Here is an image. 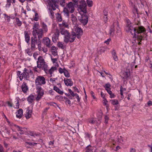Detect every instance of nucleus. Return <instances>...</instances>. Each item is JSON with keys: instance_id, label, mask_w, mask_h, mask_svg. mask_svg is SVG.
Returning <instances> with one entry per match:
<instances>
[{"instance_id": "f257e3e1", "label": "nucleus", "mask_w": 152, "mask_h": 152, "mask_svg": "<svg viewBox=\"0 0 152 152\" xmlns=\"http://www.w3.org/2000/svg\"><path fill=\"white\" fill-rule=\"evenodd\" d=\"M126 24L125 29L128 32H130L132 35L134 34V37L137 38V40L140 41L138 45L141 44L140 42L142 40L143 36L141 34L145 31V29L144 27L140 25V23L138 22L135 26L133 27L132 24L129 20H126Z\"/></svg>"}, {"instance_id": "f03ea898", "label": "nucleus", "mask_w": 152, "mask_h": 152, "mask_svg": "<svg viewBox=\"0 0 152 152\" xmlns=\"http://www.w3.org/2000/svg\"><path fill=\"white\" fill-rule=\"evenodd\" d=\"M65 4V0H51L49 3V5L54 10L56 9V8H58L59 4L62 6L64 7Z\"/></svg>"}, {"instance_id": "7ed1b4c3", "label": "nucleus", "mask_w": 152, "mask_h": 152, "mask_svg": "<svg viewBox=\"0 0 152 152\" xmlns=\"http://www.w3.org/2000/svg\"><path fill=\"white\" fill-rule=\"evenodd\" d=\"M38 61L37 62V67L39 69H42L45 71L47 70L48 66L45 61L44 59L41 56H39L37 59Z\"/></svg>"}, {"instance_id": "20e7f679", "label": "nucleus", "mask_w": 152, "mask_h": 152, "mask_svg": "<svg viewBox=\"0 0 152 152\" xmlns=\"http://www.w3.org/2000/svg\"><path fill=\"white\" fill-rule=\"evenodd\" d=\"M36 89H42L41 86L46 83L45 79L42 76H38L35 80Z\"/></svg>"}, {"instance_id": "39448f33", "label": "nucleus", "mask_w": 152, "mask_h": 152, "mask_svg": "<svg viewBox=\"0 0 152 152\" xmlns=\"http://www.w3.org/2000/svg\"><path fill=\"white\" fill-rule=\"evenodd\" d=\"M72 32L75 33V36L78 39L80 38L83 33V29L76 26L74 27Z\"/></svg>"}, {"instance_id": "423d86ee", "label": "nucleus", "mask_w": 152, "mask_h": 152, "mask_svg": "<svg viewBox=\"0 0 152 152\" xmlns=\"http://www.w3.org/2000/svg\"><path fill=\"white\" fill-rule=\"evenodd\" d=\"M35 33L32 32V35L33 37L37 39V35L38 37V43L40 42V39H41L43 36V31L42 29L40 28L38 30L35 31L34 32Z\"/></svg>"}, {"instance_id": "0eeeda50", "label": "nucleus", "mask_w": 152, "mask_h": 152, "mask_svg": "<svg viewBox=\"0 0 152 152\" xmlns=\"http://www.w3.org/2000/svg\"><path fill=\"white\" fill-rule=\"evenodd\" d=\"M79 21L83 26H85L87 23L88 21V18L87 15L86 14H83L78 16Z\"/></svg>"}, {"instance_id": "6e6552de", "label": "nucleus", "mask_w": 152, "mask_h": 152, "mask_svg": "<svg viewBox=\"0 0 152 152\" xmlns=\"http://www.w3.org/2000/svg\"><path fill=\"white\" fill-rule=\"evenodd\" d=\"M75 34V33H73L72 32L71 34L69 33V35L67 37L65 38L64 39V42L66 43L69 42H73L75 40L76 37Z\"/></svg>"}, {"instance_id": "1a4fd4ad", "label": "nucleus", "mask_w": 152, "mask_h": 152, "mask_svg": "<svg viewBox=\"0 0 152 152\" xmlns=\"http://www.w3.org/2000/svg\"><path fill=\"white\" fill-rule=\"evenodd\" d=\"M30 72L31 74L33 73V72L31 71V70H30V71H29L27 69L25 68L23 70V72L21 74V76H20L19 77L20 80H21L23 77L25 78H29V76L28 72Z\"/></svg>"}, {"instance_id": "9d476101", "label": "nucleus", "mask_w": 152, "mask_h": 152, "mask_svg": "<svg viewBox=\"0 0 152 152\" xmlns=\"http://www.w3.org/2000/svg\"><path fill=\"white\" fill-rule=\"evenodd\" d=\"M38 40L37 39H36L33 37L31 38V51H34L36 49V44L38 43Z\"/></svg>"}, {"instance_id": "9b49d317", "label": "nucleus", "mask_w": 152, "mask_h": 152, "mask_svg": "<svg viewBox=\"0 0 152 152\" xmlns=\"http://www.w3.org/2000/svg\"><path fill=\"white\" fill-rule=\"evenodd\" d=\"M80 4L79 5V8L81 11L84 13L86 12V2L83 0H82L80 2Z\"/></svg>"}, {"instance_id": "f8f14e48", "label": "nucleus", "mask_w": 152, "mask_h": 152, "mask_svg": "<svg viewBox=\"0 0 152 152\" xmlns=\"http://www.w3.org/2000/svg\"><path fill=\"white\" fill-rule=\"evenodd\" d=\"M37 96L36 98L37 101H39L44 94V91L43 89H36Z\"/></svg>"}, {"instance_id": "ddd939ff", "label": "nucleus", "mask_w": 152, "mask_h": 152, "mask_svg": "<svg viewBox=\"0 0 152 152\" xmlns=\"http://www.w3.org/2000/svg\"><path fill=\"white\" fill-rule=\"evenodd\" d=\"M75 5L72 2H70L67 4L66 7L69 10L70 13H73L75 10Z\"/></svg>"}, {"instance_id": "4468645a", "label": "nucleus", "mask_w": 152, "mask_h": 152, "mask_svg": "<svg viewBox=\"0 0 152 152\" xmlns=\"http://www.w3.org/2000/svg\"><path fill=\"white\" fill-rule=\"evenodd\" d=\"M130 75V70L128 67H127L126 70L123 72L122 74V77L124 79H127Z\"/></svg>"}, {"instance_id": "2eb2a0df", "label": "nucleus", "mask_w": 152, "mask_h": 152, "mask_svg": "<svg viewBox=\"0 0 152 152\" xmlns=\"http://www.w3.org/2000/svg\"><path fill=\"white\" fill-rule=\"evenodd\" d=\"M116 25L117 26V27H118V22L117 20H115V22L113 23V25L110 27V35H113L114 34L115 31L114 27Z\"/></svg>"}, {"instance_id": "dca6fc26", "label": "nucleus", "mask_w": 152, "mask_h": 152, "mask_svg": "<svg viewBox=\"0 0 152 152\" xmlns=\"http://www.w3.org/2000/svg\"><path fill=\"white\" fill-rule=\"evenodd\" d=\"M43 42L46 47L48 48L51 47V45L50 44V40L48 37H45L43 40Z\"/></svg>"}, {"instance_id": "f3484780", "label": "nucleus", "mask_w": 152, "mask_h": 152, "mask_svg": "<svg viewBox=\"0 0 152 152\" xmlns=\"http://www.w3.org/2000/svg\"><path fill=\"white\" fill-rule=\"evenodd\" d=\"M32 111L29 109L28 108L26 111L25 117L28 119L31 117L32 115Z\"/></svg>"}, {"instance_id": "a211bd4d", "label": "nucleus", "mask_w": 152, "mask_h": 152, "mask_svg": "<svg viewBox=\"0 0 152 152\" xmlns=\"http://www.w3.org/2000/svg\"><path fill=\"white\" fill-rule=\"evenodd\" d=\"M64 81L66 85L67 86H71L73 85V83L71 79H65Z\"/></svg>"}, {"instance_id": "6ab92c4d", "label": "nucleus", "mask_w": 152, "mask_h": 152, "mask_svg": "<svg viewBox=\"0 0 152 152\" xmlns=\"http://www.w3.org/2000/svg\"><path fill=\"white\" fill-rule=\"evenodd\" d=\"M59 31L57 29L56 31L55 34V36L52 37V40L53 42H56L58 39V37L59 35Z\"/></svg>"}, {"instance_id": "aec40b11", "label": "nucleus", "mask_w": 152, "mask_h": 152, "mask_svg": "<svg viewBox=\"0 0 152 152\" xmlns=\"http://www.w3.org/2000/svg\"><path fill=\"white\" fill-rule=\"evenodd\" d=\"M23 110L22 109H20L16 113V116L17 118H21L23 115Z\"/></svg>"}, {"instance_id": "412c9836", "label": "nucleus", "mask_w": 152, "mask_h": 152, "mask_svg": "<svg viewBox=\"0 0 152 152\" xmlns=\"http://www.w3.org/2000/svg\"><path fill=\"white\" fill-rule=\"evenodd\" d=\"M16 2L15 0H6V4L5 7L6 8H9L11 5V3H15Z\"/></svg>"}, {"instance_id": "4be33fe9", "label": "nucleus", "mask_w": 152, "mask_h": 152, "mask_svg": "<svg viewBox=\"0 0 152 152\" xmlns=\"http://www.w3.org/2000/svg\"><path fill=\"white\" fill-rule=\"evenodd\" d=\"M21 88L23 91L24 93H26L28 89V88L27 86L26 83H23L21 86Z\"/></svg>"}, {"instance_id": "5701e85b", "label": "nucleus", "mask_w": 152, "mask_h": 152, "mask_svg": "<svg viewBox=\"0 0 152 152\" xmlns=\"http://www.w3.org/2000/svg\"><path fill=\"white\" fill-rule=\"evenodd\" d=\"M60 33L61 34L64 35V38L67 37L69 35V33L67 30L65 29H62Z\"/></svg>"}, {"instance_id": "b1692460", "label": "nucleus", "mask_w": 152, "mask_h": 152, "mask_svg": "<svg viewBox=\"0 0 152 152\" xmlns=\"http://www.w3.org/2000/svg\"><path fill=\"white\" fill-rule=\"evenodd\" d=\"M56 18L57 21L59 22H61L62 20V18L61 15L58 13L56 14Z\"/></svg>"}, {"instance_id": "393cba45", "label": "nucleus", "mask_w": 152, "mask_h": 152, "mask_svg": "<svg viewBox=\"0 0 152 152\" xmlns=\"http://www.w3.org/2000/svg\"><path fill=\"white\" fill-rule=\"evenodd\" d=\"M71 19L73 24H75L77 23V19L76 17L73 14L71 15Z\"/></svg>"}, {"instance_id": "a878e982", "label": "nucleus", "mask_w": 152, "mask_h": 152, "mask_svg": "<svg viewBox=\"0 0 152 152\" xmlns=\"http://www.w3.org/2000/svg\"><path fill=\"white\" fill-rule=\"evenodd\" d=\"M24 34L25 35V41L27 43H29L30 40V36L28 33L26 31H25Z\"/></svg>"}, {"instance_id": "bb28decb", "label": "nucleus", "mask_w": 152, "mask_h": 152, "mask_svg": "<svg viewBox=\"0 0 152 152\" xmlns=\"http://www.w3.org/2000/svg\"><path fill=\"white\" fill-rule=\"evenodd\" d=\"M112 56L114 60L116 61L118 60V59L115 50H113L112 52Z\"/></svg>"}, {"instance_id": "cd10ccee", "label": "nucleus", "mask_w": 152, "mask_h": 152, "mask_svg": "<svg viewBox=\"0 0 152 152\" xmlns=\"http://www.w3.org/2000/svg\"><path fill=\"white\" fill-rule=\"evenodd\" d=\"M39 24L37 23H35L33 26V31H32V32H34V33H35L34 32L37 31V30H38L39 29Z\"/></svg>"}, {"instance_id": "c85d7f7f", "label": "nucleus", "mask_w": 152, "mask_h": 152, "mask_svg": "<svg viewBox=\"0 0 152 152\" xmlns=\"http://www.w3.org/2000/svg\"><path fill=\"white\" fill-rule=\"evenodd\" d=\"M34 96L31 94L28 98L27 100L29 103H32L34 100Z\"/></svg>"}, {"instance_id": "c756f323", "label": "nucleus", "mask_w": 152, "mask_h": 152, "mask_svg": "<svg viewBox=\"0 0 152 152\" xmlns=\"http://www.w3.org/2000/svg\"><path fill=\"white\" fill-rule=\"evenodd\" d=\"M53 89L56 92H58V93L61 94H63L64 93L63 91H61L57 86H54L53 87Z\"/></svg>"}, {"instance_id": "7c9ffc66", "label": "nucleus", "mask_w": 152, "mask_h": 152, "mask_svg": "<svg viewBox=\"0 0 152 152\" xmlns=\"http://www.w3.org/2000/svg\"><path fill=\"white\" fill-rule=\"evenodd\" d=\"M63 12L64 14L66 15L67 17H69V12H70L69 10H68V9H67L66 7L64 8Z\"/></svg>"}, {"instance_id": "2f4dec72", "label": "nucleus", "mask_w": 152, "mask_h": 152, "mask_svg": "<svg viewBox=\"0 0 152 152\" xmlns=\"http://www.w3.org/2000/svg\"><path fill=\"white\" fill-rule=\"evenodd\" d=\"M92 150V147L90 145L86 147L85 150V152H91Z\"/></svg>"}, {"instance_id": "473e14b6", "label": "nucleus", "mask_w": 152, "mask_h": 152, "mask_svg": "<svg viewBox=\"0 0 152 152\" xmlns=\"http://www.w3.org/2000/svg\"><path fill=\"white\" fill-rule=\"evenodd\" d=\"M57 69V68L55 66L52 67L49 70V73L50 75H51V77L52 76V74L53 72Z\"/></svg>"}, {"instance_id": "72a5a7b5", "label": "nucleus", "mask_w": 152, "mask_h": 152, "mask_svg": "<svg viewBox=\"0 0 152 152\" xmlns=\"http://www.w3.org/2000/svg\"><path fill=\"white\" fill-rule=\"evenodd\" d=\"M42 26L44 31L45 32H47L48 31L47 26V25L43 22L42 23Z\"/></svg>"}, {"instance_id": "f704fd0d", "label": "nucleus", "mask_w": 152, "mask_h": 152, "mask_svg": "<svg viewBox=\"0 0 152 152\" xmlns=\"http://www.w3.org/2000/svg\"><path fill=\"white\" fill-rule=\"evenodd\" d=\"M96 122V120L94 118H91L88 119V122L91 124H94Z\"/></svg>"}, {"instance_id": "c9c22d12", "label": "nucleus", "mask_w": 152, "mask_h": 152, "mask_svg": "<svg viewBox=\"0 0 152 152\" xmlns=\"http://www.w3.org/2000/svg\"><path fill=\"white\" fill-rule=\"evenodd\" d=\"M111 104L113 105H116L118 104V101L117 99H113L110 100Z\"/></svg>"}, {"instance_id": "e433bc0d", "label": "nucleus", "mask_w": 152, "mask_h": 152, "mask_svg": "<svg viewBox=\"0 0 152 152\" xmlns=\"http://www.w3.org/2000/svg\"><path fill=\"white\" fill-rule=\"evenodd\" d=\"M15 20L18 26H20L22 24V22L18 18H16Z\"/></svg>"}, {"instance_id": "4c0bfd02", "label": "nucleus", "mask_w": 152, "mask_h": 152, "mask_svg": "<svg viewBox=\"0 0 152 152\" xmlns=\"http://www.w3.org/2000/svg\"><path fill=\"white\" fill-rule=\"evenodd\" d=\"M58 46L63 49H64L65 48V47L63 45L62 43L60 42H58Z\"/></svg>"}, {"instance_id": "58836bf2", "label": "nucleus", "mask_w": 152, "mask_h": 152, "mask_svg": "<svg viewBox=\"0 0 152 152\" xmlns=\"http://www.w3.org/2000/svg\"><path fill=\"white\" fill-rule=\"evenodd\" d=\"M62 25L63 26L65 27H67L68 26V25L67 23L66 22H65L64 21H63L62 24H59V26H61Z\"/></svg>"}, {"instance_id": "ea45409f", "label": "nucleus", "mask_w": 152, "mask_h": 152, "mask_svg": "<svg viewBox=\"0 0 152 152\" xmlns=\"http://www.w3.org/2000/svg\"><path fill=\"white\" fill-rule=\"evenodd\" d=\"M87 3L89 7H91L93 5V1L91 0H87Z\"/></svg>"}, {"instance_id": "a19ab883", "label": "nucleus", "mask_w": 152, "mask_h": 152, "mask_svg": "<svg viewBox=\"0 0 152 152\" xmlns=\"http://www.w3.org/2000/svg\"><path fill=\"white\" fill-rule=\"evenodd\" d=\"M64 73L66 77H70L69 74L67 70H65Z\"/></svg>"}, {"instance_id": "79ce46f5", "label": "nucleus", "mask_w": 152, "mask_h": 152, "mask_svg": "<svg viewBox=\"0 0 152 152\" xmlns=\"http://www.w3.org/2000/svg\"><path fill=\"white\" fill-rule=\"evenodd\" d=\"M31 48H28L26 50V53L28 54V55L30 56H31L32 55V53H31Z\"/></svg>"}, {"instance_id": "37998d69", "label": "nucleus", "mask_w": 152, "mask_h": 152, "mask_svg": "<svg viewBox=\"0 0 152 152\" xmlns=\"http://www.w3.org/2000/svg\"><path fill=\"white\" fill-rule=\"evenodd\" d=\"M68 91L69 93L73 97L75 96V95H77V93L74 94L73 92L72 91L71 89H69Z\"/></svg>"}, {"instance_id": "c03bdc74", "label": "nucleus", "mask_w": 152, "mask_h": 152, "mask_svg": "<svg viewBox=\"0 0 152 152\" xmlns=\"http://www.w3.org/2000/svg\"><path fill=\"white\" fill-rule=\"evenodd\" d=\"M107 13L106 12L104 15V20L105 23H106L108 20V18L107 17Z\"/></svg>"}, {"instance_id": "a18cd8bd", "label": "nucleus", "mask_w": 152, "mask_h": 152, "mask_svg": "<svg viewBox=\"0 0 152 152\" xmlns=\"http://www.w3.org/2000/svg\"><path fill=\"white\" fill-rule=\"evenodd\" d=\"M35 17H34V20L35 21H37L39 19V16L38 14L36 13L35 14Z\"/></svg>"}, {"instance_id": "49530a36", "label": "nucleus", "mask_w": 152, "mask_h": 152, "mask_svg": "<svg viewBox=\"0 0 152 152\" xmlns=\"http://www.w3.org/2000/svg\"><path fill=\"white\" fill-rule=\"evenodd\" d=\"M50 16L51 18L52 19H53L54 18V12L52 11V10H51L50 11Z\"/></svg>"}, {"instance_id": "de8ad7c7", "label": "nucleus", "mask_w": 152, "mask_h": 152, "mask_svg": "<svg viewBox=\"0 0 152 152\" xmlns=\"http://www.w3.org/2000/svg\"><path fill=\"white\" fill-rule=\"evenodd\" d=\"M26 129L25 127L22 128V129H21L20 131V134H23L24 133V131L25 129Z\"/></svg>"}, {"instance_id": "09e8293b", "label": "nucleus", "mask_w": 152, "mask_h": 152, "mask_svg": "<svg viewBox=\"0 0 152 152\" xmlns=\"http://www.w3.org/2000/svg\"><path fill=\"white\" fill-rule=\"evenodd\" d=\"M110 85L109 84H107L105 85V88L106 90H107L108 89H110Z\"/></svg>"}, {"instance_id": "8fccbe9b", "label": "nucleus", "mask_w": 152, "mask_h": 152, "mask_svg": "<svg viewBox=\"0 0 152 152\" xmlns=\"http://www.w3.org/2000/svg\"><path fill=\"white\" fill-rule=\"evenodd\" d=\"M105 119V123L106 124H107L108 123V121L109 119V118L108 117L107 115L105 116L104 117Z\"/></svg>"}, {"instance_id": "3c124183", "label": "nucleus", "mask_w": 152, "mask_h": 152, "mask_svg": "<svg viewBox=\"0 0 152 152\" xmlns=\"http://www.w3.org/2000/svg\"><path fill=\"white\" fill-rule=\"evenodd\" d=\"M57 79V78L56 77V78H50V81L52 82V84H54V82L55 81V80Z\"/></svg>"}, {"instance_id": "603ef678", "label": "nucleus", "mask_w": 152, "mask_h": 152, "mask_svg": "<svg viewBox=\"0 0 152 152\" xmlns=\"http://www.w3.org/2000/svg\"><path fill=\"white\" fill-rule=\"evenodd\" d=\"M41 44H40V42H39V43L38 44V49L39 51H40L42 50V48L41 46Z\"/></svg>"}, {"instance_id": "864d4df0", "label": "nucleus", "mask_w": 152, "mask_h": 152, "mask_svg": "<svg viewBox=\"0 0 152 152\" xmlns=\"http://www.w3.org/2000/svg\"><path fill=\"white\" fill-rule=\"evenodd\" d=\"M0 152H4L3 147L0 145Z\"/></svg>"}, {"instance_id": "5fc2aeb1", "label": "nucleus", "mask_w": 152, "mask_h": 152, "mask_svg": "<svg viewBox=\"0 0 152 152\" xmlns=\"http://www.w3.org/2000/svg\"><path fill=\"white\" fill-rule=\"evenodd\" d=\"M52 54L54 56H56L57 55V51H52Z\"/></svg>"}, {"instance_id": "6e6d98bb", "label": "nucleus", "mask_w": 152, "mask_h": 152, "mask_svg": "<svg viewBox=\"0 0 152 152\" xmlns=\"http://www.w3.org/2000/svg\"><path fill=\"white\" fill-rule=\"evenodd\" d=\"M52 51H56L57 48L55 46H52L51 48Z\"/></svg>"}, {"instance_id": "4d7b16f0", "label": "nucleus", "mask_w": 152, "mask_h": 152, "mask_svg": "<svg viewBox=\"0 0 152 152\" xmlns=\"http://www.w3.org/2000/svg\"><path fill=\"white\" fill-rule=\"evenodd\" d=\"M59 72L61 74H62L63 73H64V71L62 68H60L59 69Z\"/></svg>"}, {"instance_id": "13d9d810", "label": "nucleus", "mask_w": 152, "mask_h": 152, "mask_svg": "<svg viewBox=\"0 0 152 152\" xmlns=\"http://www.w3.org/2000/svg\"><path fill=\"white\" fill-rule=\"evenodd\" d=\"M148 106H151L152 105V102L151 101H149L147 103Z\"/></svg>"}, {"instance_id": "bf43d9fd", "label": "nucleus", "mask_w": 152, "mask_h": 152, "mask_svg": "<svg viewBox=\"0 0 152 152\" xmlns=\"http://www.w3.org/2000/svg\"><path fill=\"white\" fill-rule=\"evenodd\" d=\"M51 59L53 63H55L56 61H57V58H51Z\"/></svg>"}, {"instance_id": "052dcab7", "label": "nucleus", "mask_w": 152, "mask_h": 152, "mask_svg": "<svg viewBox=\"0 0 152 152\" xmlns=\"http://www.w3.org/2000/svg\"><path fill=\"white\" fill-rule=\"evenodd\" d=\"M111 39L110 38L108 39L106 41H104V42L107 44H108L109 42L111 41Z\"/></svg>"}, {"instance_id": "680f3d73", "label": "nucleus", "mask_w": 152, "mask_h": 152, "mask_svg": "<svg viewBox=\"0 0 152 152\" xmlns=\"http://www.w3.org/2000/svg\"><path fill=\"white\" fill-rule=\"evenodd\" d=\"M75 96H76V98L77 99V102H79L80 101V99L79 97V96L77 94V95H75Z\"/></svg>"}, {"instance_id": "e2e57ef3", "label": "nucleus", "mask_w": 152, "mask_h": 152, "mask_svg": "<svg viewBox=\"0 0 152 152\" xmlns=\"http://www.w3.org/2000/svg\"><path fill=\"white\" fill-rule=\"evenodd\" d=\"M15 126L18 128L17 130L19 131H20L21 129H22V128H21L20 127L16 125H15Z\"/></svg>"}, {"instance_id": "0e129e2a", "label": "nucleus", "mask_w": 152, "mask_h": 152, "mask_svg": "<svg viewBox=\"0 0 152 152\" xmlns=\"http://www.w3.org/2000/svg\"><path fill=\"white\" fill-rule=\"evenodd\" d=\"M74 2L75 5H77L78 4V0H72Z\"/></svg>"}, {"instance_id": "69168bd1", "label": "nucleus", "mask_w": 152, "mask_h": 152, "mask_svg": "<svg viewBox=\"0 0 152 152\" xmlns=\"http://www.w3.org/2000/svg\"><path fill=\"white\" fill-rule=\"evenodd\" d=\"M27 143L30 145H35L37 144V143L34 142H28Z\"/></svg>"}, {"instance_id": "338daca9", "label": "nucleus", "mask_w": 152, "mask_h": 152, "mask_svg": "<svg viewBox=\"0 0 152 152\" xmlns=\"http://www.w3.org/2000/svg\"><path fill=\"white\" fill-rule=\"evenodd\" d=\"M86 137L88 138H90V134L88 133H85Z\"/></svg>"}, {"instance_id": "774afa93", "label": "nucleus", "mask_w": 152, "mask_h": 152, "mask_svg": "<svg viewBox=\"0 0 152 152\" xmlns=\"http://www.w3.org/2000/svg\"><path fill=\"white\" fill-rule=\"evenodd\" d=\"M118 140L119 142H123V140L121 136H120V137L118 138Z\"/></svg>"}]
</instances>
